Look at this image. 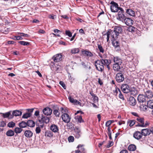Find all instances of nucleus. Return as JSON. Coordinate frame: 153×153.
Wrapping results in <instances>:
<instances>
[{
	"label": "nucleus",
	"instance_id": "1",
	"mask_svg": "<svg viewBox=\"0 0 153 153\" xmlns=\"http://www.w3.org/2000/svg\"><path fill=\"white\" fill-rule=\"evenodd\" d=\"M121 89L122 91L124 93H128L130 92L131 94L133 95H135L137 93V90L135 88H134L131 89L129 86L126 84L122 85Z\"/></svg>",
	"mask_w": 153,
	"mask_h": 153
},
{
	"label": "nucleus",
	"instance_id": "2",
	"mask_svg": "<svg viewBox=\"0 0 153 153\" xmlns=\"http://www.w3.org/2000/svg\"><path fill=\"white\" fill-rule=\"evenodd\" d=\"M107 41L108 42L110 37V35L112 38L111 39L113 40H116L118 38V36L119 35L114 31V30H111L110 31H108L106 33Z\"/></svg>",
	"mask_w": 153,
	"mask_h": 153
},
{
	"label": "nucleus",
	"instance_id": "3",
	"mask_svg": "<svg viewBox=\"0 0 153 153\" xmlns=\"http://www.w3.org/2000/svg\"><path fill=\"white\" fill-rule=\"evenodd\" d=\"M119 11H118L117 19L120 21L123 22L126 18V16L124 14V11L122 8H119Z\"/></svg>",
	"mask_w": 153,
	"mask_h": 153
},
{
	"label": "nucleus",
	"instance_id": "4",
	"mask_svg": "<svg viewBox=\"0 0 153 153\" xmlns=\"http://www.w3.org/2000/svg\"><path fill=\"white\" fill-rule=\"evenodd\" d=\"M95 66L97 70L102 72L104 70V65L100 60H97L95 62Z\"/></svg>",
	"mask_w": 153,
	"mask_h": 153
},
{
	"label": "nucleus",
	"instance_id": "5",
	"mask_svg": "<svg viewBox=\"0 0 153 153\" xmlns=\"http://www.w3.org/2000/svg\"><path fill=\"white\" fill-rule=\"evenodd\" d=\"M112 5L111 6L110 9L111 11L113 12H116L119 10L120 7H118V4L114 1H111L110 3Z\"/></svg>",
	"mask_w": 153,
	"mask_h": 153
},
{
	"label": "nucleus",
	"instance_id": "6",
	"mask_svg": "<svg viewBox=\"0 0 153 153\" xmlns=\"http://www.w3.org/2000/svg\"><path fill=\"white\" fill-rule=\"evenodd\" d=\"M116 79L118 82H123L124 79V77L123 74L121 73H117L116 76Z\"/></svg>",
	"mask_w": 153,
	"mask_h": 153
},
{
	"label": "nucleus",
	"instance_id": "7",
	"mask_svg": "<svg viewBox=\"0 0 153 153\" xmlns=\"http://www.w3.org/2000/svg\"><path fill=\"white\" fill-rule=\"evenodd\" d=\"M74 134L76 138H79L81 134L80 128L78 127H76L74 128Z\"/></svg>",
	"mask_w": 153,
	"mask_h": 153
},
{
	"label": "nucleus",
	"instance_id": "8",
	"mask_svg": "<svg viewBox=\"0 0 153 153\" xmlns=\"http://www.w3.org/2000/svg\"><path fill=\"white\" fill-rule=\"evenodd\" d=\"M63 121L65 123H68L70 121L71 117L69 115L66 113H63L62 115Z\"/></svg>",
	"mask_w": 153,
	"mask_h": 153
},
{
	"label": "nucleus",
	"instance_id": "9",
	"mask_svg": "<svg viewBox=\"0 0 153 153\" xmlns=\"http://www.w3.org/2000/svg\"><path fill=\"white\" fill-rule=\"evenodd\" d=\"M52 59L55 62H59L62 59V55L61 54H57L53 56Z\"/></svg>",
	"mask_w": 153,
	"mask_h": 153
},
{
	"label": "nucleus",
	"instance_id": "10",
	"mask_svg": "<svg viewBox=\"0 0 153 153\" xmlns=\"http://www.w3.org/2000/svg\"><path fill=\"white\" fill-rule=\"evenodd\" d=\"M42 111L44 114L46 116L50 115L52 112V109L48 107L45 108L42 110Z\"/></svg>",
	"mask_w": 153,
	"mask_h": 153
},
{
	"label": "nucleus",
	"instance_id": "11",
	"mask_svg": "<svg viewBox=\"0 0 153 153\" xmlns=\"http://www.w3.org/2000/svg\"><path fill=\"white\" fill-rule=\"evenodd\" d=\"M50 120L49 117L42 115L41 119L39 120V121L43 123H45L47 124L49 123Z\"/></svg>",
	"mask_w": 153,
	"mask_h": 153
},
{
	"label": "nucleus",
	"instance_id": "12",
	"mask_svg": "<svg viewBox=\"0 0 153 153\" xmlns=\"http://www.w3.org/2000/svg\"><path fill=\"white\" fill-rule=\"evenodd\" d=\"M133 136L135 139L139 140L142 137L143 135L142 132L140 133L139 131H136L134 133Z\"/></svg>",
	"mask_w": 153,
	"mask_h": 153
},
{
	"label": "nucleus",
	"instance_id": "13",
	"mask_svg": "<svg viewBox=\"0 0 153 153\" xmlns=\"http://www.w3.org/2000/svg\"><path fill=\"white\" fill-rule=\"evenodd\" d=\"M70 102L73 103L75 105H79L81 106L82 103L76 100H74L72 98L71 96L69 97L68 98Z\"/></svg>",
	"mask_w": 153,
	"mask_h": 153
},
{
	"label": "nucleus",
	"instance_id": "14",
	"mask_svg": "<svg viewBox=\"0 0 153 153\" xmlns=\"http://www.w3.org/2000/svg\"><path fill=\"white\" fill-rule=\"evenodd\" d=\"M133 21L130 18H126L123 22L128 26H131L133 24Z\"/></svg>",
	"mask_w": 153,
	"mask_h": 153
},
{
	"label": "nucleus",
	"instance_id": "15",
	"mask_svg": "<svg viewBox=\"0 0 153 153\" xmlns=\"http://www.w3.org/2000/svg\"><path fill=\"white\" fill-rule=\"evenodd\" d=\"M113 61L114 63L117 64L121 65L122 63V59L119 57L117 56L114 57L113 58Z\"/></svg>",
	"mask_w": 153,
	"mask_h": 153
},
{
	"label": "nucleus",
	"instance_id": "16",
	"mask_svg": "<svg viewBox=\"0 0 153 153\" xmlns=\"http://www.w3.org/2000/svg\"><path fill=\"white\" fill-rule=\"evenodd\" d=\"M129 104L132 106H134L136 104V101L135 98L133 97H130L129 98Z\"/></svg>",
	"mask_w": 153,
	"mask_h": 153
},
{
	"label": "nucleus",
	"instance_id": "17",
	"mask_svg": "<svg viewBox=\"0 0 153 153\" xmlns=\"http://www.w3.org/2000/svg\"><path fill=\"white\" fill-rule=\"evenodd\" d=\"M114 31L116 32L119 35V34L122 33V29L121 27L117 26L114 27Z\"/></svg>",
	"mask_w": 153,
	"mask_h": 153
},
{
	"label": "nucleus",
	"instance_id": "18",
	"mask_svg": "<svg viewBox=\"0 0 153 153\" xmlns=\"http://www.w3.org/2000/svg\"><path fill=\"white\" fill-rule=\"evenodd\" d=\"M142 135L144 136L149 135L151 132V131L148 129H142L141 131Z\"/></svg>",
	"mask_w": 153,
	"mask_h": 153
},
{
	"label": "nucleus",
	"instance_id": "19",
	"mask_svg": "<svg viewBox=\"0 0 153 153\" xmlns=\"http://www.w3.org/2000/svg\"><path fill=\"white\" fill-rule=\"evenodd\" d=\"M138 101L140 102H143L146 101L145 96L143 94H140L137 97Z\"/></svg>",
	"mask_w": 153,
	"mask_h": 153
},
{
	"label": "nucleus",
	"instance_id": "20",
	"mask_svg": "<svg viewBox=\"0 0 153 153\" xmlns=\"http://www.w3.org/2000/svg\"><path fill=\"white\" fill-rule=\"evenodd\" d=\"M145 96H146L148 98H151L153 96V94L152 91L149 90H147L145 92Z\"/></svg>",
	"mask_w": 153,
	"mask_h": 153
},
{
	"label": "nucleus",
	"instance_id": "21",
	"mask_svg": "<svg viewBox=\"0 0 153 153\" xmlns=\"http://www.w3.org/2000/svg\"><path fill=\"white\" fill-rule=\"evenodd\" d=\"M100 60L104 65H109L111 63V60H110L101 59Z\"/></svg>",
	"mask_w": 153,
	"mask_h": 153
},
{
	"label": "nucleus",
	"instance_id": "22",
	"mask_svg": "<svg viewBox=\"0 0 153 153\" xmlns=\"http://www.w3.org/2000/svg\"><path fill=\"white\" fill-rule=\"evenodd\" d=\"M51 130L54 132H57L59 131V129L58 126L55 125H52L50 127Z\"/></svg>",
	"mask_w": 153,
	"mask_h": 153
},
{
	"label": "nucleus",
	"instance_id": "23",
	"mask_svg": "<svg viewBox=\"0 0 153 153\" xmlns=\"http://www.w3.org/2000/svg\"><path fill=\"white\" fill-rule=\"evenodd\" d=\"M126 13L128 15L132 16H135L134 11L132 9H127L126 10Z\"/></svg>",
	"mask_w": 153,
	"mask_h": 153
},
{
	"label": "nucleus",
	"instance_id": "24",
	"mask_svg": "<svg viewBox=\"0 0 153 153\" xmlns=\"http://www.w3.org/2000/svg\"><path fill=\"white\" fill-rule=\"evenodd\" d=\"M121 65L114 63L113 65V70L115 71H119L120 69V66Z\"/></svg>",
	"mask_w": 153,
	"mask_h": 153
},
{
	"label": "nucleus",
	"instance_id": "25",
	"mask_svg": "<svg viewBox=\"0 0 153 153\" xmlns=\"http://www.w3.org/2000/svg\"><path fill=\"white\" fill-rule=\"evenodd\" d=\"M76 121L78 123H81L84 122V120L82 119V116L81 115H77L74 117Z\"/></svg>",
	"mask_w": 153,
	"mask_h": 153
},
{
	"label": "nucleus",
	"instance_id": "26",
	"mask_svg": "<svg viewBox=\"0 0 153 153\" xmlns=\"http://www.w3.org/2000/svg\"><path fill=\"white\" fill-rule=\"evenodd\" d=\"M33 134L32 132L29 130H26L25 132V136L27 137H32Z\"/></svg>",
	"mask_w": 153,
	"mask_h": 153
},
{
	"label": "nucleus",
	"instance_id": "27",
	"mask_svg": "<svg viewBox=\"0 0 153 153\" xmlns=\"http://www.w3.org/2000/svg\"><path fill=\"white\" fill-rule=\"evenodd\" d=\"M13 116H21L22 114V112L19 110H16L13 111L12 113Z\"/></svg>",
	"mask_w": 153,
	"mask_h": 153
},
{
	"label": "nucleus",
	"instance_id": "28",
	"mask_svg": "<svg viewBox=\"0 0 153 153\" xmlns=\"http://www.w3.org/2000/svg\"><path fill=\"white\" fill-rule=\"evenodd\" d=\"M82 53L87 56H89V57H92L93 56V54L90 51H87L86 50L82 51Z\"/></svg>",
	"mask_w": 153,
	"mask_h": 153
},
{
	"label": "nucleus",
	"instance_id": "29",
	"mask_svg": "<svg viewBox=\"0 0 153 153\" xmlns=\"http://www.w3.org/2000/svg\"><path fill=\"white\" fill-rule=\"evenodd\" d=\"M35 122L32 120H29L27 122V125L30 127H33L35 126Z\"/></svg>",
	"mask_w": 153,
	"mask_h": 153
},
{
	"label": "nucleus",
	"instance_id": "30",
	"mask_svg": "<svg viewBox=\"0 0 153 153\" xmlns=\"http://www.w3.org/2000/svg\"><path fill=\"white\" fill-rule=\"evenodd\" d=\"M136 149V146L134 144H131L129 145L128 147V149L130 151H135Z\"/></svg>",
	"mask_w": 153,
	"mask_h": 153
},
{
	"label": "nucleus",
	"instance_id": "31",
	"mask_svg": "<svg viewBox=\"0 0 153 153\" xmlns=\"http://www.w3.org/2000/svg\"><path fill=\"white\" fill-rule=\"evenodd\" d=\"M112 41V45L115 47L117 48L119 46V43L117 41H116V40H113L111 39Z\"/></svg>",
	"mask_w": 153,
	"mask_h": 153
},
{
	"label": "nucleus",
	"instance_id": "32",
	"mask_svg": "<svg viewBox=\"0 0 153 153\" xmlns=\"http://www.w3.org/2000/svg\"><path fill=\"white\" fill-rule=\"evenodd\" d=\"M135 119L140 123V124H140H143L144 122V118L140 117H136Z\"/></svg>",
	"mask_w": 153,
	"mask_h": 153
},
{
	"label": "nucleus",
	"instance_id": "33",
	"mask_svg": "<svg viewBox=\"0 0 153 153\" xmlns=\"http://www.w3.org/2000/svg\"><path fill=\"white\" fill-rule=\"evenodd\" d=\"M6 134L8 136L11 137L14 135V133L13 131L10 130L7 131Z\"/></svg>",
	"mask_w": 153,
	"mask_h": 153
},
{
	"label": "nucleus",
	"instance_id": "34",
	"mask_svg": "<svg viewBox=\"0 0 153 153\" xmlns=\"http://www.w3.org/2000/svg\"><path fill=\"white\" fill-rule=\"evenodd\" d=\"M147 106L149 108L153 109V100H150L147 102Z\"/></svg>",
	"mask_w": 153,
	"mask_h": 153
},
{
	"label": "nucleus",
	"instance_id": "35",
	"mask_svg": "<svg viewBox=\"0 0 153 153\" xmlns=\"http://www.w3.org/2000/svg\"><path fill=\"white\" fill-rule=\"evenodd\" d=\"M45 136L48 137H52L53 136V134L51 131H47L45 133Z\"/></svg>",
	"mask_w": 153,
	"mask_h": 153
},
{
	"label": "nucleus",
	"instance_id": "36",
	"mask_svg": "<svg viewBox=\"0 0 153 153\" xmlns=\"http://www.w3.org/2000/svg\"><path fill=\"white\" fill-rule=\"evenodd\" d=\"M18 43L20 44L21 45H24V46H28L30 45V43L27 42H25L24 41H20L18 42Z\"/></svg>",
	"mask_w": 153,
	"mask_h": 153
},
{
	"label": "nucleus",
	"instance_id": "37",
	"mask_svg": "<svg viewBox=\"0 0 153 153\" xmlns=\"http://www.w3.org/2000/svg\"><path fill=\"white\" fill-rule=\"evenodd\" d=\"M135 120H130L128 121L127 123L130 126H132L135 124Z\"/></svg>",
	"mask_w": 153,
	"mask_h": 153
},
{
	"label": "nucleus",
	"instance_id": "38",
	"mask_svg": "<svg viewBox=\"0 0 153 153\" xmlns=\"http://www.w3.org/2000/svg\"><path fill=\"white\" fill-rule=\"evenodd\" d=\"M81 64L83 66L84 68H88L89 69L91 68L90 66L89 65L88 62L85 63L84 62H82Z\"/></svg>",
	"mask_w": 153,
	"mask_h": 153
},
{
	"label": "nucleus",
	"instance_id": "39",
	"mask_svg": "<svg viewBox=\"0 0 153 153\" xmlns=\"http://www.w3.org/2000/svg\"><path fill=\"white\" fill-rule=\"evenodd\" d=\"M149 124V123H148L146 121V123H144V122L143 124H140L139 123H138L137 125H136V127L137 126H140L141 127H146Z\"/></svg>",
	"mask_w": 153,
	"mask_h": 153
},
{
	"label": "nucleus",
	"instance_id": "40",
	"mask_svg": "<svg viewBox=\"0 0 153 153\" xmlns=\"http://www.w3.org/2000/svg\"><path fill=\"white\" fill-rule=\"evenodd\" d=\"M19 126L21 128H25L27 126V123L22 121L19 124Z\"/></svg>",
	"mask_w": 153,
	"mask_h": 153
},
{
	"label": "nucleus",
	"instance_id": "41",
	"mask_svg": "<svg viewBox=\"0 0 153 153\" xmlns=\"http://www.w3.org/2000/svg\"><path fill=\"white\" fill-rule=\"evenodd\" d=\"M97 47L100 52L103 53L104 52V49L103 48L101 45L97 44Z\"/></svg>",
	"mask_w": 153,
	"mask_h": 153
},
{
	"label": "nucleus",
	"instance_id": "42",
	"mask_svg": "<svg viewBox=\"0 0 153 153\" xmlns=\"http://www.w3.org/2000/svg\"><path fill=\"white\" fill-rule=\"evenodd\" d=\"M130 26L128 27V28L127 30H128L130 32H132L134 31L136 29V28L131 26Z\"/></svg>",
	"mask_w": 153,
	"mask_h": 153
},
{
	"label": "nucleus",
	"instance_id": "43",
	"mask_svg": "<svg viewBox=\"0 0 153 153\" xmlns=\"http://www.w3.org/2000/svg\"><path fill=\"white\" fill-rule=\"evenodd\" d=\"M22 130V129L21 128L18 127L16 128L14 130L15 132L17 134L21 133Z\"/></svg>",
	"mask_w": 153,
	"mask_h": 153
},
{
	"label": "nucleus",
	"instance_id": "44",
	"mask_svg": "<svg viewBox=\"0 0 153 153\" xmlns=\"http://www.w3.org/2000/svg\"><path fill=\"white\" fill-rule=\"evenodd\" d=\"M2 114V116L4 118H7L10 115V112H8L5 113H1Z\"/></svg>",
	"mask_w": 153,
	"mask_h": 153
},
{
	"label": "nucleus",
	"instance_id": "45",
	"mask_svg": "<svg viewBox=\"0 0 153 153\" xmlns=\"http://www.w3.org/2000/svg\"><path fill=\"white\" fill-rule=\"evenodd\" d=\"M15 123L12 121L9 122L7 125L10 128H13L15 126Z\"/></svg>",
	"mask_w": 153,
	"mask_h": 153
},
{
	"label": "nucleus",
	"instance_id": "46",
	"mask_svg": "<svg viewBox=\"0 0 153 153\" xmlns=\"http://www.w3.org/2000/svg\"><path fill=\"white\" fill-rule=\"evenodd\" d=\"M79 52V48H74L71 50V53L73 54H75L78 53Z\"/></svg>",
	"mask_w": 153,
	"mask_h": 153
},
{
	"label": "nucleus",
	"instance_id": "47",
	"mask_svg": "<svg viewBox=\"0 0 153 153\" xmlns=\"http://www.w3.org/2000/svg\"><path fill=\"white\" fill-rule=\"evenodd\" d=\"M31 114L30 113H26L23 115L22 118H27L28 117L31 116Z\"/></svg>",
	"mask_w": 153,
	"mask_h": 153
},
{
	"label": "nucleus",
	"instance_id": "48",
	"mask_svg": "<svg viewBox=\"0 0 153 153\" xmlns=\"http://www.w3.org/2000/svg\"><path fill=\"white\" fill-rule=\"evenodd\" d=\"M117 89L120 93V94L119 95V97L120 99H122L123 100H124V98L123 95L121 93L120 90L119 88H118Z\"/></svg>",
	"mask_w": 153,
	"mask_h": 153
},
{
	"label": "nucleus",
	"instance_id": "49",
	"mask_svg": "<svg viewBox=\"0 0 153 153\" xmlns=\"http://www.w3.org/2000/svg\"><path fill=\"white\" fill-rule=\"evenodd\" d=\"M53 113L56 116V117H59L60 113L57 110H54L53 111Z\"/></svg>",
	"mask_w": 153,
	"mask_h": 153
},
{
	"label": "nucleus",
	"instance_id": "50",
	"mask_svg": "<svg viewBox=\"0 0 153 153\" xmlns=\"http://www.w3.org/2000/svg\"><path fill=\"white\" fill-rule=\"evenodd\" d=\"M67 126L69 128L72 129L74 128V124L71 123H70L68 124Z\"/></svg>",
	"mask_w": 153,
	"mask_h": 153
},
{
	"label": "nucleus",
	"instance_id": "51",
	"mask_svg": "<svg viewBox=\"0 0 153 153\" xmlns=\"http://www.w3.org/2000/svg\"><path fill=\"white\" fill-rule=\"evenodd\" d=\"M68 140L69 142H73L74 140V137L73 136H70L68 138Z\"/></svg>",
	"mask_w": 153,
	"mask_h": 153
},
{
	"label": "nucleus",
	"instance_id": "52",
	"mask_svg": "<svg viewBox=\"0 0 153 153\" xmlns=\"http://www.w3.org/2000/svg\"><path fill=\"white\" fill-rule=\"evenodd\" d=\"M18 34L24 37H29V35L27 34H25L23 33H19Z\"/></svg>",
	"mask_w": 153,
	"mask_h": 153
},
{
	"label": "nucleus",
	"instance_id": "53",
	"mask_svg": "<svg viewBox=\"0 0 153 153\" xmlns=\"http://www.w3.org/2000/svg\"><path fill=\"white\" fill-rule=\"evenodd\" d=\"M5 123L3 121L0 122V127H4L6 125Z\"/></svg>",
	"mask_w": 153,
	"mask_h": 153
},
{
	"label": "nucleus",
	"instance_id": "54",
	"mask_svg": "<svg viewBox=\"0 0 153 153\" xmlns=\"http://www.w3.org/2000/svg\"><path fill=\"white\" fill-rule=\"evenodd\" d=\"M59 84L63 87L64 89H66V87L64 82L62 81H60Z\"/></svg>",
	"mask_w": 153,
	"mask_h": 153
},
{
	"label": "nucleus",
	"instance_id": "55",
	"mask_svg": "<svg viewBox=\"0 0 153 153\" xmlns=\"http://www.w3.org/2000/svg\"><path fill=\"white\" fill-rule=\"evenodd\" d=\"M65 34L66 35L68 36L69 37H71L72 36V34L71 32L69 30H66L65 31Z\"/></svg>",
	"mask_w": 153,
	"mask_h": 153
},
{
	"label": "nucleus",
	"instance_id": "56",
	"mask_svg": "<svg viewBox=\"0 0 153 153\" xmlns=\"http://www.w3.org/2000/svg\"><path fill=\"white\" fill-rule=\"evenodd\" d=\"M80 147L81 148V149L82 152L85 151V149L84 148L82 145H78L77 147V148H79Z\"/></svg>",
	"mask_w": 153,
	"mask_h": 153
},
{
	"label": "nucleus",
	"instance_id": "57",
	"mask_svg": "<svg viewBox=\"0 0 153 153\" xmlns=\"http://www.w3.org/2000/svg\"><path fill=\"white\" fill-rule=\"evenodd\" d=\"M41 129L39 127H37L36 128V133L39 134L40 132Z\"/></svg>",
	"mask_w": 153,
	"mask_h": 153
},
{
	"label": "nucleus",
	"instance_id": "58",
	"mask_svg": "<svg viewBox=\"0 0 153 153\" xmlns=\"http://www.w3.org/2000/svg\"><path fill=\"white\" fill-rule=\"evenodd\" d=\"M49 18L53 19H55L56 18V16L54 15H51L49 16Z\"/></svg>",
	"mask_w": 153,
	"mask_h": 153
},
{
	"label": "nucleus",
	"instance_id": "59",
	"mask_svg": "<svg viewBox=\"0 0 153 153\" xmlns=\"http://www.w3.org/2000/svg\"><path fill=\"white\" fill-rule=\"evenodd\" d=\"M93 98L94 102H96L98 101V98L96 95Z\"/></svg>",
	"mask_w": 153,
	"mask_h": 153
},
{
	"label": "nucleus",
	"instance_id": "60",
	"mask_svg": "<svg viewBox=\"0 0 153 153\" xmlns=\"http://www.w3.org/2000/svg\"><path fill=\"white\" fill-rule=\"evenodd\" d=\"M113 142L109 141L108 144L107 146V148H109V147L113 146Z\"/></svg>",
	"mask_w": 153,
	"mask_h": 153
},
{
	"label": "nucleus",
	"instance_id": "61",
	"mask_svg": "<svg viewBox=\"0 0 153 153\" xmlns=\"http://www.w3.org/2000/svg\"><path fill=\"white\" fill-rule=\"evenodd\" d=\"M111 124V122H110V120H108L106 123L105 126H109Z\"/></svg>",
	"mask_w": 153,
	"mask_h": 153
},
{
	"label": "nucleus",
	"instance_id": "62",
	"mask_svg": "<svg viewBox=\"0 0 153 153\" xmlns=\"http://www.w3.org/2000/svg\"><path fill=\"white\" fill-rule=\"evenodd\" d=\"M98 82L100 85H102L103 84V82L102 80L100 79V78H98Z\"/></svg>",
	"mask_w": 153,
	"mask_h": 153
},
{
	"label": "nucleus",
	"instance_id": "63",
	"mask_svg": "<svg viewBox=\"0 0 153 153\" xmlns=\"http://www.w3.org/2000/svg\"><path fill=\"white\" fill-rule=\"evenodd\" d=\"M118 123L119 125H121L122 124H124L125 123V122L121 120L119 121Z\"/></svg>",
	"mask_w": 153,
	"mask_h": 153
},
{
	"label": "nucleus",
	"instance_id": "64",
	"mask_svg": "<svg viewBox=\"0 0 153 153\" xmlns=\"http://www.w3.org/2000/svg\"><path fill=\"white\" fill-rule=\"evenodd\" d=\"M120 153H128V152L127 150H123L120 152Z\"/></svg>",
	"mask_w": 153,
	"mask_h": 153
}]
</instances>
